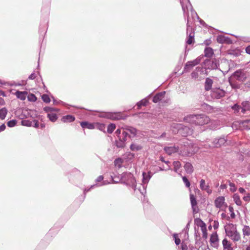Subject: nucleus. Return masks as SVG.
Segmentation results:
<instances>
[{
	"mask_svg": "<svg viewBox=\"0 0 250 250\" xmlns=\"http://www.w3.org/2000/svg\"><path fill=\"white\" fill-rule=\"evenodd\" d=\"M27 92L26 91H17L15 93V95L18 99L21 100H24L26 99Z\"/></svg>",
	"mask_w": 250,
	"mask_h": 250,
	"instance_id": "6ab92c4d",
	"label": "nucleus"
},
{
	"mask_svg": "<svg viewBox=\"0 0 250 250\" xmlns=\"http://www.w3.org/2000/svg\"><path fill=\"white\" fill-rule=\"evenodd\" d=\"M173 237L175 240V243L176 245H178L180 244L181 240L178 237V234H174L173 235Z\"/></svg>",
	"mask_w": 250,
	"mask_h": 250,
	"instance_id": "603ef678",
	"label": "nucleus"
},
{
	"mask_svg": "<svg viewBox=\"0 0 250 250\" xmlns=\"http://www.w3.org/2000/svg\"><path fill=\"white\" fill-rule=\"evenodd\" d=\"M121 129H122V128L117 129L116 131H115V134L117 136L118 138L120 136L122 135Z\"/></svg>",
	"mask_w": 250,
	"mask_h": 250,
	"instance_id": "4d7b16f0",
	"label": "nucleus"
},
{
	"mask_svg": "<svg viewBox=\"0 0 250 250\" xmlns=\"http://www.w3.org/2000/svg\"><path fill=\"white\" fill-rule=\"evenodd\" d=\"M28 101L30 102H35L37 100L36 96L33 94H30L27 96Z\"/></svg>",
	"mask_w": 250,
	"mask_h": 250,
	"instance_id": "de8ad7c7",
	"label": "nucleus"
},
{
	"mask_svg": "<svg viewBox=\"0 0 250 250\" xmlns=\"http://www.w3.org/2000/svg\"><path fill=\"white\" fill-rule=\"evenodd\" d=\"M116 128V125L114 124H110L107 126V131L108 133H112Z\"/></svg>",
	"mask_w": 250,
	"mask_h": 250,
	"instance_id": "a19ab883",
	"label": "nucleus"
},
{
	"mask_svg": "<svg viewBox=\"0 0 250 250\" xmlns=\"http://www.w3.org/2000/svg\"><path fill=\"white\" fill-rule=\"evenodd\" d=\"M216 41L218 43H226L230 44L232 43L231 40L228 37H225L223 35H218L216 38Z\"/></svg>",
	"mask_w": 250,
	"mask_h": 250,
	"instance_id": "f8f14e48",
	"label": "nucleus"
},
{
	"mask_svg": "<svg viewBox=\"0 0 250 250\" xmlns=\"http://www.w3.org/2000/svg\"><path fill=\"white\" fill-rule=\"evenodd\" d=\"M75 119L73 116L68 115L63 116L61 119V121L64 123H70L74 121Z\"/></svg>",
	"mask_w": 250,
	"mask_h": 250,
	"instance_id": "aec40b11",
	"label": "nucleus"
},
{
	"mask_svg": "<svg viewBox=\"0 0 250 250\" xmlns=\"http://www.w3.org/2000/svg\"><path fill=\"white\" fill-rule=\"evenodd\" d=\"M81 125L83 128H87L92 129L94 128V125L93 124L88 123L87 122H82L81 123Z\"/></svg>",
	"mask_w": 250,
	"mask_h": 250,
	"instance_id": "cd10ccee",
	"label": "nucleus"
},
{
	"mask_svg": "<svg viewBox=\"0 0 250 250\" xmlns=\"http://www.w3.org/2000/svg\"><path fill=\"white\" fill-rule=\"evenodd\" d=\"M225 231L227 235L230 238L232 236L233 234H234V232H235V230L229 229H225Z\"/></svg>",
	"mask_w": 250,
	"mask_h": 250,
	"instance_id": "8fccbe9b",
	"label": "nucleus"
},
{
	"mask_svg": "<svg viewBox=\"0 0 250 250\" xmlns=\"http://www.w3.org/2000/svg\"><path fill=\"white\" fill-rule=\"evenodd\" d=\"M190 200L193 212L194 213H197L198 211V207L197 206V201L195 196L193 194H190Z\"/></svg>",
	"mask_w": 250,
	"mask_h": 250,
	"instance_id": "9d476101",
	"label": "nucleus"
},
{
	"mask_svg": "<svg viewBox=\"0 0 250 250\" xmlns=\"http://www.w3.org/2000/svg\"><path fill=\"white\" fill-rule=\"evenodd\" d=\"M225 202V198L223 196L217 197L214 201V204L217 208H220L222 207Z\"/></svg>",
	"mask_w": 250,
	"mask_h": 250,
	"instance_id": "ddd939ff",
	"label": "nucleus"
},
{
	"mask_svg": "<svg viewBox=\"0 0 250 250\" xmlns=\"http://www.w3.org/2000/svg\"><path fill=\"white\" fill-rule=\"evenodd\" d=\"M184 168L186 172L188 174H191L193 172V167L190 163H186L185 164Z\"/></svg>",
	"mask_w": 250,
	"mask_h": 250,
	"instance_id": "b1692460",
	"label": "nucleus"
},
{
	"mask_svg": "<svg viewBox=\"0 0 250 250\" xmlns=\"http://www.w3.org/2000/svg\"><path fill=\"white\" fill-rule=\"evenodd\" d=\"M213 81L209 78H207L205 83V89L206 91H208L211 89Z\"/></svg>",
	"mask_w": 250,
	"mask_h": 250,
	"instance_id": "a211bd4d",
	"label": "nucleus"
},
{
	"mask_svg": "<svg viewBox=\"0 0 250 250\" xmlns=\"http://www.w3.org/2000/svg\"><path fill=\"white\" fill-rule=\"evenodd\" d=\"M21 123V125L24 126H31L33 125L32 122L27 120H22Z\"/></svg>",
	"mask_w": 250,
	"mask_h": 250,
	"instance_id": "79ce46f5",
	"label": "nucleus"
},
{
	"mask_svg": "<svg viewBox=\"0 0 250 250\" xmlns=\"http://www.w3.org/2000/svg\"><path fill=\"white\" fill-rule=\"evenodd\" d=\"M231 239L234 241H238L240 239V234L237 231V230H235V232L233 234Z\"/></svg>",
	"mask_w": 250,
	"mask_h": 250,
	"instance_id": "58836bf2",
	"label": "nucleus"
},
{
	"mask_svg": "<svg viewBox=\"0 0 250 250\" xmlns=\"http://www.w3.org/2000/svg\"><path fill=\"white\" fill-rule=\"evenodd\" d=\"M178 128L179 133L183 136L191 135L193 133V130L188 126H182L181 125H178Z\"/></svg>",
	"mask_w": 250,
	"mask_h": 250,
	"instance_id": "6e6552de",
	"label": "nucleus"
},
{
	"mask_svg": "<svg viewBox=\"0 0 250 250\" xmlns=\"http://www.w3.org/2000/svg\"><path fill=\"white\" fill-rule=\"evenodd\" d=\"M243 200L245 201H248L250 200V194H248L247 196H244L243 197Z\"/></svg>",
	"mask_w": 250,
	"mask_h": 250,
	"instance_id": "338daca9",
	"label": "nucleus"
},
{
	"mask_svg": "<svg viewBox=\"0 0 250 250\" xmlns=\"http://www.w3.org/2000/svg\"><path fill=\"white\" fill-rule=\"evenodd\" d=\"M17 124V121L16 120H12L7 122V125L10 127L14 126Z\"/></svg>",
	"mask_w": 250,
	"mask_h": 250,
	"instance_id": "3c124183",
	"label": "nucleus"
},
{
	"mask_svg": "<svg viewBox=\"0 0 250 250\" xmlns=\"http://www.w3.org/2000/svg\"><path fill=\"white\" fill-rule=\"evenodd\" d=\"M200 221L203 225V226H201L203 232V237L206 238L207 237V232L205 224L201 220H200Z\"/></svg>",
	"mask_w": 250,
	"mask_h": 250,
	"instance_id": "ea45409f",
	"label": "nucleus"
},
{
	"mask_svg": "<svg viewBox=\"0 0 250 250\" xmlns=\"http://www.w3.org/2000/svg\"><path fill=\"white\" fill-rule=\"evenodd\" d=\"M200 188L203 190H206L208 193L210 192V191H208L209 186L208 185H206L205 181L204 179H202L200 181Z\"/></svg>",
	"mask_w": 250,
	"mask_h": 250,
	"instance_id": "a878e982",
	"label": "nucleus"
},
{
	"mask_svg": "<svg viewBox=\"0 0 250 250\" xmlns=\"http://www.w3.org/2000/svg\"><path fill=\"white\" fill-rule=\"evenodd\" d=\"M205 56L207 57H210L213 54V50L211 48H206L204 51Z\"/></svg>",
	"mask_w": 250,
	"mask_h": 250,
	"instance_id": "7c9ffc66",
	"label": "nucleus"
},
{
	"mask_svg": "<svg viewBox=\"0 0 250 250\" xmlns=\"http://www.w3.org/2000/svg\"><path fill=\"white\" fill-rule=\"evenodd\" d=\"M146 184H139L137 187V185H136V190L134 191L135 192L139 191L142 195H144L146 193Z\"/></svg>",
	"mask_w": 250,
	"mask_h": 250,
	"instance_id": "dca6fc26",
	"label": "nucleus"
},
{
	"mask_svg": "<svg viewBox=\"0 0 250 250\" xmlns=\"http://www.w3.org/2000/svg\"><path fill=\"white\" fill-rule=\"evenodd\" d=\"M246 52L247 53L250 54V45L246 48Z\"/></svg>",
	"mask_w": 250,
	"mask_h": 250,
	"instance_id": "774afa93",
	"label": "nucleus"
},
{
	"mask_svg": "<svg viewBox=\"0 0 250 250\" xmlns=\"http://www.w3.org/2000/svg\"><path fill=\"white\" fill-rule=\"evenodd\" d=\"M148 103V101L146 99H144L137 103V105L138 108H140L142 106H146Z\"/></svg>",
	"mask_w": 250,
	"mask_h": 250,
	"instance_id": "37998d69",
	"label": "nucleus"
},
{
	"mask_svg": "<svg viewBox=\"0 0 250 250\" xmlns=\"http://www.w3.org/2000/svg\"><path fill=\"white\" fill-rule=\"evenodd\" d=\"M128 134L127 132L123 130L122 135L120 136L118 139L121 140L124 143H126L125 142L127 140V137L128 136Z\"/></svg>",
	"mask_w": 250,
	"mask_h": 250,
	"instance_id": "473e14b6",
	"label": "nucleus"
},
{
	"mask_svg": "<svg viewBox=\"0 0 250 250\" xmlns=\"http://www.w3.org/2000/svg\"><path fill=\"white\" fill-rule=\"evenodd\" d=\"M228 183H229V186L230 187V189H229L230 191L232 192H235L237 189V188H236L235 184L233 183H231L230 181H229Z\"/></svg>",
	"mask_w": 250,
	"mask_h": 250,
	"instance_id": "49530a36",
	"label": "nucleus"
},
{
	"mask_svg": "<svg viewBox=\"0 0 250 250\" xmlns=\"http://www.w3.org/2000/svg\"><path fill=\"white\" fill-rule=\"evenodd\" d=\"M100 117L105 118L112 120H124L125 116L122 112H103L100 115Z\"/></svg>",
	"mask_w": 250,
	"mask_h": 250,
	"instance_id": "20e7f679",
	"label": "nucleus"
},
{
	"mask_svg": "<svg viewBox=\"0 0 250 250\" xmlns=\"http://www.w3.org/2000/svg\"><path fill=\"white\" fill-rule=\"evenodd\" d=\"M246 75L244 70L239 69L234 72L231 75L230 78L238 81L243 82L246 79Z\"/></svg>",
	"mask_w": 250,
	"mask_h": 250,
	"instance_id": "39448f33",
	"label": "nucleus"
},
{
	"mask_svg": "<svg viewBox=\"0 0 250 250\" xmlns=\"http://www.w3.org/2000/svg\"><path fill=\"white\" fill-rule=\"evenodd\" d=\"M227 142V140L225 137H220L219 138H216L213 142V145L216 147H219L222 145H224Z\"/></svg>",
	"mask_w": 250,
	"mask_h": 250,
	"instance_id": "9b49d317",
	"label": "nucleus"
},
{
	"mask_svg": "<svg viewBox=\"0 0 250 250\" xmlns=\"http://www.w3.org/2000/svg\"><path fill=\"white\" fill-rule=\"evenodd\" d=\"M42 100L46 103H49L50 102V99L48 95L43 94L42 96Z\"/></svg>",
	"mask_w": 250,
	"mask_h": 250,
	"instance_id": "09e8293b",
	"label": "nucleus"
},
{
	"mask_svg": "<svg viewBox=\"0 0 250 250\" xmlns=\"http://www.w3.org/2000/svg\"><path fill=\"white\" fill-rule=\"evenodd\" d=\"M182 179L186 187L189 188L190 187V184L187 178V177L185 176H183L182 177Z\"/></svg>",
	"mask_w": 250,
	"mask_h": 250,
	"instance_id": "864d4df0",
	"label": "nucleus"
},
{
	"mask_svg": "<svg viewBox=\"0 0 250 250\" xmlns=\"http://www.w3.org/2000/svg\"><path fill=\"white\" fill-rule=\"evenodd\" d=\"M143 148V146L135 142H132L130 146V149L132 151H137L141 150Z\"/></svg>",
	"mask_w": 250,
	"mask_h": 250,
	"instance_id": "f3484780",
	"label": "nucleus"
},
{
	"mask_svg": "<svg viewBox=\"0 0 250 250\" xmlns=\"http://www.w3.org/2000/svg\"><path fill=\"white\" fill-rule=\"evenodd\" d=\"M8 110L5 107H3L0 109V119L4 120L7 114Z\"/></svg>",
	"mask_w": 250,
	"mask_h": 250,
	"instance_id": "c756f323",
	"label": "nucleus"
},
{
	"mask_svg": "<svg viewBox=\"0 0 250 250\" xmlns=\"http://www.w3.org/2000/svg\"><path fill=\"white\" fill-rule=\"evenodd\" d=\"M205 64L207 69H216L219 65V61L215 59L206 60Z\"/></svg>",
	"mask_w": 250,
	"mask_h": 250,
	"instance_id": "1a4fd4ad",
	"label": "nucleus"
},
{
	"mask_svg": "<svg viewBox=\"0 0 250 250\" xmlns=\"http://www.w3.org/2000/svg\"><path fill=\"white\" fill-rule=\"evenodd\" d=\"M184 120L187 122L196 125H203L207 124L210 121V119L207 116L204 114L189 115L184 118Z\"/></svg>",
	"mask_w": 250,
	"mask_h": 250,
	"instance_id": "f03ea898",
	"label": "nucleus"
},
{
	"mask_svg": "<svg viewBox=\"0 0 250 250\" xmlns=\"http://www.w3.org/2000/svg\"><path fill=\"white\" fill-rule=\"evenodd\" d=\"M245 89L246 90H250V81H248L245 83Z\"/></svg>",
	"mask_w": 250,
	"mask_h": 250,
	"instance_id": "6e6d98bb",
	"label": "nucleus"
},
{
	"mask_svg": "<svg viewBox=\"0 0 250 250\" xmlns=\"http://www.w3.org/2000/svg\"><path fill=\"white\" fill-rule=\"evenodd\" d=\"M164 150L166 151V152L167 154L171 155L172 153L178 152V147H176L175 146H166V147H165Z\"/></svg>",
	"mask_w": 250,
	"mask_h": 250,
	"instance_id": "4468645a",
	"label": "nucleus"
},
{
	"mask_svg": "<svg viewBox=\"0 0 250 250\" xmlns=\"http://www.w3.org/2000/svg\"><path fill=\"white\" fill-rule=\"evenodd\" d=\"M191 75L192 78L196 79L198 78V74L197 72L193 71L191 73Z\"/></svg>",
	"mask_w": 250,
	"mask_h": 250,
	"instance_id": "13d9d810",
	"label": "nucleus"
},
{
	"mask_svg": "<svg viewBox=\"0 0 250 250\" xmlns=\"http://www.w3.org/2000/svg\"><path fill=\"white\" fill-rule=\"evenodd\" d=\"M200 59H196L194 60H193V61H191V62H192V63H193L194 65H197L198 64H199L200 63Z\"/></svg>",
	"mask_w": 250,
	"mask_h": 250,
	"instance_id": "052dcab7",
	"label": "nucleus"
},
{
	"mask_svg": "<svg viewBox=\"0 0 250 250\" xmlns=\"http://www.w3.org/2000/svg\"><path fill=\"white\" fill-rule=\"evenodd\" d=\"M242 125L246 129H250V119L243 121Z\"/></svg>",
	"mask_w": 250,
	"mask_h": 250,
	"instance_id": "e433bc0d",
	"label": "nucleus"
},
{
	"mask_svg": "<svg viewBox=\"0 0 250 250\" xmlns=\"http://www.w3.org/2000/svg\"><path fill=\"white\" fill-rule=\"evenodd\" d=\"M122 129L123 131L128 132V136L130 139L135 137L139 131L136 128L127 125H124Z\"/></svg>",
	"mask_w": 250,
	"mask_h": 250,
	"instance_id": "0eeeda50",
	"label": "nucleus"
},
{
	"mask_svg": "<svg viewBox=\"0 0 250 250\" xmlns=\"http://www.w3.org/2000/svg\"><path fill=\"white\" fill-rule=\"evenodd\" d=\"M181 248L182 250H187L188 249L187 245L184 243H182Z\"/></svg>",
	"mask_w": 250,
	"mask_h": 250,
	"instance_id": "e2e57ef3",
	"label": "nucleus"
},
{
	"mask_svg": "<svg viewBox=\"0 0 250 250\" xmlns=\"http://www.w3.org/2000/svg\"><path fill=\"white\" fill-rule=\"evenodd\" d=\"M33 123V126H34L36 128H38L39 127V123L36 120H34L33 122H32Z\"/></svg>",
	"mask_w": 250,
	"mask_h": 250,
	"instance_id": "bf43d9fd",
	"label": "nucleus"
},
{
	"mask_svg": "<svg viewBox=\"0 0 250 250\" xmlns=\"http://www.w3.org/2000/svg\"><path fill=\"white\" fill-rule=\"evenodd\" d=\"M218 241V235L216 233L211 234L210 238V242L211 244H215Z\"/></svg>",
	"mask_w": 250,
	"mask_h": 250,
	"instance_id": "c9c22d12",
	"label": "nucleus"
},
{
	"mask_svg": "<svg viewBox=\"0 0 250 250\" xmlns=\"http://www.w3.org/2000/svg\"><path fill=\"white\" fill-rule=\"evenodd\" d=\"M242 106H241L236 104L233 105L232 109L235 111L239 112L240 110H242Z\"/></svg>",
	"mask_w": 250,
	"mask_h": 250,
	"instance_id": "5fc2aeb1",
	"label": "nucleus"
},
{
	"mask_svg": "<svg viewBox=\"0 0 250 250\" xmlns=\"http://www.w3.org/2000/svg\"><path fill=\"white\" fill-rule=\"evenodd\" d=\"M189 148L187 149V153L188 154H192L195 153L198 150V148L196 146H194V144H190V145H189Z\"/></svg>",
	"mask_w": 250,
	"mask_h": 250,
	"instance_id": "393cba45",
	"label": "nucleus"
},
{
	"mask_svg": "<svg viewBox=\"0 0 250 250\" xmlns=\"http://www.w3.org/2000/svg\"><path fill=\"white\" fill-rule=\"evenodd\" d=\"M174 166V170L177 172L178 169L181 167V165L179 161H174L173 163Z\"/></svg>",
	"mask_w": 250,
	"mask_h": 250,
	"instance_id": "a18cd8bd",
	"label": "nucleus"
},
{
	"mask_svg": "<svg viewBox=\"0 0 250 250\" xmlns=\"http://www.w3.org/2000/svg\"><path fill=\"white\" fill-rule=\"evenodd\" d=\"M180 0V3L182 6V10L183 11L184 15L185 17H187V34L188 36V39L186 41V43L188 44H191L194 42V33L193 32V29L190 23L189 20V15L188 13V6H190L191 9H192L191 4L189 1V0Z\"/></svg>",
	"mask_w": 250,
	"mask_h": 250,
	"instance_id": "f257e3e1",
	"label": "nucleus"
},
{
	"mask_svg": "<svg viewBox=\"0 0 250 250\" xmlns=\"http://www.w3.org/2000/svg\"><path fill=\"white\" fill-rule=\"evenodd\" d=\"M103 179H104V177L102 175H100L96 179V182H101L102 180H103Z\"/></svg>",
	"mask_w": 250,
	"mask_h": 250,
	"instance_id": "0e129e2a",
	"label": "nucleus"
},
{
	"mask_svg": "<svg viewBox=\"0 0 250 250\" xmlns=\"http://www.w3.org/2000/svg\"><path fill=\"white\" fill-rule=\"evenodd\" d=\"M44 111L48 113H51L53 111H58L59 110L56 108L46 106L43 108Z\"/></svg>",
	"mask_w": 250,
	"mask_h": 250,
	"instance_id": "c03bdc74",
	"label": "nucleus"
},
{
	"mask_svg": "<svg viewBox=\"0 0 250 250\" xmlns=\"http://www.w3.org/2000/svg\"><path fill=\"white\" fill-rule=\"evenodd\" d=\"M222 244L223 246L224 249L227 250H232V248L231 247V244L227 239H224L222 241Z\"/></svg>",
	"mask_w": 250,
	"mask_h": 250,
	"instance_id": "bb28decb",
	"label": "nucleus"
},
{
	"mask_svg": "<svg viewBox=\"0 0 250 250\" xmlns=\"http://www.w3.org/2000/svg\"><path fill=\"white\" fill-rule=\"evenodd\" d=\"M126 143H124L121 140L119 139L115 141V145L117 147L123 148L125 147Z\"/></svg>",
	"mask_w": 250,
	"mask_h": 250,
	"instance_id": "2f4dec72",
	"label": "nucleus"
},
{
	"mask_svg": "<svg viewBox=\"0 0 250 250\" xmlns=\"http://www.w3.org/2000/svg\"><path fill=\"white\" fill-rule=\"evenodd\" d=\"M233 200L235 204L238 206L242 205V202L239 196L237 194H234L233 196Z\"/></svg>",
	"mask_w": 250,
	"mask_h": 250,
	"instance_id": "f704fd0d",
	"label": "nucleus"
},
{
	"mask_svg": "<svg viewBox=\"0 0 250 250\" xmlns=\"http://www.w3.org/2000/svg\"><path fill=\"white\" fill-rule=\"evenodd\" d=\"M225 94V91L220 88L216 87L211 89L210 95L213 99H220L223 97Z\"/></svg>",
	"mask_w": 250,
	"mask_h": 250,
	"instance_id": "423d86ee",
	"label": "nucleus"
},
{
	"mask_svg": "<svg viewBox=\"0 0 250 250\" xmlns=\"http://www.w3.org/2000/svg\"><path fill=\"white\" fill-rule=\"evenodd\" d=\"M194 66L192 62L190 61L188 62L185 67H184V71L185 72H189L193 67Z\"/></svg>",
	"mask_w": 250,
	"mask_h": 250,
	"instance_id": "c85d7f7f",
	"label": "nucleus"
},
{
	"mask_svg": "<svg viewBox=\"0 0 250 250\" xmlns=\"http://www.w3.org/2000/svg\"><path fill=\"white\" fill-rule=\"evenodd\" d=\"M47 117L49 119V120L53 122H55L58 119V117L55 113H48Z\"/></svg>",
	"mask_w": 250,
	"mask_h": 250,
	"instance_id": "4c0bfd02",
	"label": "nucleus"
},
{
	"mask_svg": "<svg viewBox=\"0 0 250 250\" xmlns=\"http://www.w3.org/2000/svg\"><path fill=\"white\" fill-rule=\"evenodd\" d=\"M219 227V223L218 221H214V224H213V228L214 229H218Z\"/></svg>",
	"mask_w": 250,
	"mask_h": 250,
	"instance_id": "69168bd1",
	"label": "nucleus"
},
{
	"mask_svg": "<svg viewBox=\"0 0 250 250\" xmlns=\"http://www.w3.org/2000/svg\"><path fill=\"white\" fill-rule=\"evenodd\" d=\"M243 234L244 236L250 235V227L249 226L245 225L242 229Z\"/></svg>",
	"mask_w": 250,
	"mask_h": 250,
	"instance_id": "72a5a7b5",
	"label": "nucleus"
},
{
	"mask_svg": "<svg viewBox=\"0 0 250 250\" xmlns=\"http://www.w3.org/2000/svg\"><path fill=\"white\" fill-rule=\"evenodd\" d=\"M151 177V172L143 173V183L146 185Z\"/></svg>",
	"mask_w": 250,
	"mask_h": 250,
	"instance_id": "4be33fe9",
	"label": "nucleus"
},
{
	"mask_svg": "<svg viewBox=\"0 0 250 250\" xmlns=\"http://www.w3.org/2000/svg\"><path fill=\"white\" fill-rule=\"evenodd\" d=\"M36 77V75L34 73H32L29 75L28 79L30 80H34Z\"/></svg>",
	"mask_w": 250,
	"mask_h": 250,
	"instance_id": "680f3d73",
	"label": "nucleus"
},
{
	"mask_svg": "<svg viewBox=\"0 0 250 250\" xmlns=\"http://www.w3.org/2000/svg\"><path fill=\"white\" fill-rule=\"evenodd\" d=\"M242 112L245 113L246 111H250V102L244 101L242 103Z\"/></svg>",
	"mask_w": 250,
	"mask_h": 250,
	"instance_id": "412c9836",
	"label": "nucleus"
},
{
	"mask_svg": "<svg viewBox=\"0 0 250 250\" xmlns=\"http://www.w3.org/2000/svg\"><path fill=\"white\" fill-rule=\"evenodd\" d=\"M121 182L130 187L135 191L136 188V180L133 175L130 172L123 173L120 179Z\"/></svg>",
	"mask_w": 250,
	"mask_h": 250,
	"instance_id": "7ed1b4c3",
	"label": "nucleus"
},
{
	"mask_svg": "<svg viewBox=\"0 0 250 250\" xmlns=\"http://www.w3.org/2000/svg\"><path fill=\"white\" fill-rule=\"evenodd\" d=\"M166 94L165 91H163L157 94L153 98V102L155 103H157L161 101L163 98L164 97V96Z\"/></svg>",
	"mask_w": 250,
	"mask_h": 250,
	"instance_id": "2eb2a0df",
	"label": "nucleus"
},
{
	"mask_svg": "<svg viewBox=\"0 0 250 250\" xmlns=\"http://www.w3.org/2000/svg\"><path fill=\"white\" fill-rule=\"evenodd\" d=\"M229 83L231 86V87L233 89H239L240 88L241 85L237 82L236 80H233L231 78H230L229 80Z\"/></svg>",
	"mask_w": 250,
	"mask_h": 250,
	"instance_id": "5701e85b",
	"label": "nucleus"
}]
</instances>
